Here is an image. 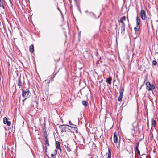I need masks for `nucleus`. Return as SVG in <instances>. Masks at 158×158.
<instances>
[{
	"label": "nucleus",
	"mask_w": 158,
	"mask_h": 158,
	"mask_svg": "<svg viewBox=\"0 0 158 158\" xmlns=\"http://www.w3.org/2000/svg\"><path fill=\"white\" fill-rule=\"evenodd\" d=\"M146 85L147 89L148 91L152 90L153 89H155V88L154 85L153 84H151L149 82H147L146 83Z\"/></svg>",
	"instance_id": "1"
},
{
	"label": "nucleus",
	"mask_w": 158,
	"mask_h": 158,
	"mask_svg": "<svg viewBox=\"0 0 158 158\" xmlns=\"http://www.w3.org/2000/svg\"><path fill=\"white\" fill-rule=\"evenodd\" d=\"M22 95L23 98H27L28 97L30 91L28 89H26V90H23V89H22Z\"/></svg>",
	"instance_id": "2"
},
{
	"label": "nucleus",
	"mask_w": 158,
	"mask_h": 158,
	"mask_svg": "<svg viewBox=\"0 0 158 158\" xmlns=\"http://www.w3.org/2000/svg\"><path fill=\"white\" fill-rule=\"evenodd\" d=\"M146 23H147V27L148 28H149L151 26L152 28H153V24L150 17H148L147 18L146 20Z\"/></svg>",
	"instance_id": "3"
},
{
	"label": "nucleus",
	"mask_w": 158,
	"mask_h": 158,
	"mask_svg": "<svg viewBox=\"0 0 158 158\" xmlns=\"http://www.w3.org/2000/svg\"><path fill=\"white\" fill-rule=\"evenodd\" d=\"M124 91V88H122L120 89L119 91L120 95L118 99V101H121L122 100V99L123 98V93Z\"/></svg>",
	"instance_id": "4"
},
{
	"label": "nucleus",
	"mask_w": 158,
	"mask_h": 158,
	"mask_svg": "<svg viewBox=\"0 0 158 158\" xmlns=\"http://www.w3.org/2000/svg\"><path fill=\"white\" fill-rule=\"evenodd\" d=\"M140 17L142 20H145L146 18V14L145 11L142 9L140 13Z\"/></svg>",
	"instance_id": "5"
},
{
	"label": "nucleus",
	"mask_w": 158,
	"mask_h": 158,
	"mask_svg": "<svg viewBox=\"0 0 158 158\" xmlns=\"http://www.w3.org/2000/svg\"><path fill=\"white\" fill-rule=\"evenodd\" d=\"M67 125H60L59 126V127L61 129V131L62 132H66L67 130V128L66 126Z\"/></svg>",
	"instance_id": "6"
},
{
	"label": "nucleus",
	"mask_w": 158,
	"mask_h": 158,
	"mask_svg": "<svg viewBox=\"0 0 158 158\" xmlns=\"http://www.w3.org/2000/svg\"><path fill=\"white\" fill-rule=\"evenodd\" d=\"M3 123L5 124H7L8 126H10L11 125V122L8 121L7 118L5 117L3 118Z\"/></svg>",
	"instance_id": "7"
},
{
	"label": "nucleus",
	"mask_w": 158,
	"mask_h": 158,
	"mask_svg": "<svg viewBox=\"0 0 158 158\" xmlns=\"http://www.w3.org/2000/svg\"><path fill=\"white\" fill-rule=\"evenodd\" d=\"M17 85L19 87V88H21V89H23L22 88L23 87V83L22 82L20 78L19 77L18 80V82L17 83Z\"/></svg>",
	"instance_id": "8"
},
{
	"label": "nucleus",
	"mask_w": 158,
	"mask_h": 158,
	"mask_svg": "<svg viewBox=\"0 0 158 158\" xmlns=\"http://www.w3.org/2000/svg\"><path fill=\"white\" fill-rule=\"evenodd\" d=\"M114 141L115 143H117L118 142V138L117 137V134L116 132L114 133Z\"/></svg>",
	"instance_id": "9"
},
{
	"label": "nucleus",
	"mask_w": 158,
	"mask_h": 158,
	"mask_svg": "<svg viewBox=\"0 0 158 158\" xmlns=\"http://www.w3.org/2000/svg\"><path fill=\"white\" fill-rule=\"evenodd\" d=\"M121 33L122 34H124L125 33V24H120Z\"/></svg>",
	"instance_id": "10"
},
{
	"label": "nucleus",
	"mask_w": 158,
	"mask_h": 158,
	"mask_svg": "<svg viewBox=\"0 0 158 158\" xmlns=\"http://www.w3.org/2000/svg\"><path fill=\"white\" fill-rule=\"evenodd\" d=\"M48 136H44V141L45 142V147H48L49 146V143L47 139Z\"/></svg>",
	"instance_id": "11"
},
{
	"label": "nucleus",
	"mask_w": 158,
	"mask_h": 158,
	"mask_svg": "<svg viewBox=\"0 0 158 158\" xmlns=\"http://www.w3.org/2000/svg\"><path fill=\"white\" fill-rule=\"evenodd\" d=\"M57 154V150L55 149L54 151V154H51V157H50L49 156H47L48 158H56V157Z\"/></svg>",
	"instance_id": "12"
},
{
	"label": "nucleus",
	"mask_w": 158,
	"mask_h": 158,
	"mask_svg": "<svg viewBox=\"0 0 158 158\" xmlns=\"http://www.w3.org/2000/svg\"><path fill=\"white\" fill-rule=\"evenodd\" d=\"M42 131L43 132L44 136H48L47 133L46 131V128L45 126H44L42 127Z\"/></svg>",
	"instance_id": "13"
},
{
	"label": "nucleus",
	"mask_w": 158,
	"mask_h": 158,
	"mask_svg": "<svg viewBox=\"0 0 158 158\" xmlns=\"http://www.w3.org/2000/svg\"><path fill=\"white\" fill-rule=\"evenodd\" d=\"M56 148L59 150L61 152V149L60 147V143L58 141H56Z\"/></svg>",
	"instance_id": "14"
},
{
	"label": "nucleus",
	"mask_w": 158,
	"mask_h": 158,
	"mask_svg": "<svg viewBox=\"0 0 158 158\" xmlns=\"http://www.w3.org/2000/svg\"><path fill=\"white\" fill-rule=\"evenodd\" d=\"M126 20V17L125 16H123L121 17L120 19V22L121 24H125L124 22Z\"/></svg>",
	"instance_id": "15"
},
{
	"label": "nucleus",
	"mask_w": 158,
	"mask_h": 158,
	"mask_svg": "<svg viewBox=\"0 0 158 158\" xmlns=\"http://www.w3.org/2000/svg\"><path fill=\"white\" fill-rule=\"evenodd\" d=\"M66 126H68V127H69L70 128H72L73 129V131H72L73 132H74V131H75V132L77 131V127H76L75 126H74V127L70 126L69 125H66Z\"/></svg>",
	"instance_id": "16"
},
{
	"label": "nucleus",
	"mask_w": 158,
	"mask_h": 158,
	"mask_svg": "<svg viewBox=\"0 0 158 158\" xmlns=\"http://www.w3.org/2000/svg\"><path fill=\"white\" fill-rule=\"evenodd\" d=\"M34 47L33 44L31 45L30 46L29 51L31 53H33L34 50Z\"/></svg>",
	"instance_id": "17"
},
{
	"label": "nucleus",
	"mask_w": 158,
	"mask_h": 158,
	"mask_svg": "<svg viewBox=\"0 0 158 158\" xmlns=\"http://www.w3.org/2000/svg\"><path fill=\"white\" fill-rule=\"evenodd\" d=\"M152 125L154 127L156 126V122L155 120L152 119L151 122Z\"/></svg>",
	"instance_id": "18"
},
{
	"label": "nucleus",
	"mask_w": 158,
	"mask_h": 158,
	"mask_svg": "<svg viewBox=\"0 0 158 158\" xmlns=\"http://www.w3.org/2000/svg\"><path fill=\"white\" fill-rule=\"evenodd\" d=\"M111 77L109 78H107L106 79V82L109 84H111Z\"/></svg>",
	"instance_id": "19"
},
{
	"label": "nucleus",
	"mask_w": 158,
	"mask_h": 158,
	"mask_svg": "<svg viewBox=\"0 0 158 158\" xmlns=\"http://www.w3.org/2000/svg\"><path fill=\"white\" fill-rule=\"evenodd\" d=\"M136 20V24H137L136 26H139V24H140V20L139 19H138V16L137 17Z\"/></svg>",
	"instance_id": "20"
},
{
	"label": "nucleus",
	"mask_w": 158,
	"mask_h": 158,
	"mask_svg": "<svg viewBox=\"0 0 158 158\" xmlns=\"http://www.w3.org/2000/svg\"><path fill=\"white\" fill-rule=\"evenodd\" d=\"M1 8H2L3 9H4V6L3 5V2L1 1V0H0V9Z\"/></svg>",
	"instance_id": "21"
},
{
	"label": "nucleus",
	"mask_w": 158,
	"mask_h": 158,
	"mask_svg": "<svg viewBox=\"0 0 158 158\" xmlns=\"http://www.w3.org/2000/svg\"><path fill=\"white\" fill-rule=\"evenodd\" d=\"M139 26H136V27H134V30L136 32L139 31Z\"/></svg>",
	"instance_id": "22"
},
{
	"label": "nucleus",
	"mask_w": 158,
	"mask_h": 158,
	"mask_svg": "<svg viewBox=\"0 0 158 158\" xmlns=\"http://www.w3.org/2000/svg\"><path fill=\"white\" fill-rule=\"evenodd\" d=\"M135 150L136 152L138 154H140V152L139 150L138 149V148H135Z\"/></svg>",
	"instance_id": "23"
},
{
	"label": "nucleus",
	"mask_w": 158,
	"mask_h": 158,
	"mask_svg": "<svg viewBox=\"0 0 158 158\" xmlns=\"http://www.w3.org/2000/svg\"><path fill=\"white\" fill-rule=\"evenodd\" d=\"M82 104L84 105L85 107H86L88 105L87 102L85 101H83L82 102Z\"/></svg>",
	"instance_id": "24"
},
{
	"label": "nucleus",
	"mask_w": 158,
	"mask_h": 158,
	"mask_svg": "<svg viewBox=\"0 0 158 158\" xmlns=\"http://www.w3.org/2000/svg\"><path fill=\"white\" fill-rule=\"evenodd\" d=\"M65 147L68 151L69 152H70V151H71V149L70 147H69V146H68V145H67V146L66 145Z\"/></svg>",
	"instance_id": "25"
},
{
	"label": "nucleus",
	"mask_w": 158,
	"mask_h": 158,
	"mask_svg": "<svg viewBox=\"0 0 158 158\" xmlns=\"http://www.w3.org/2000/svg\"><path fill=\"white\" fill-rule=\"evenodd\" d=\"M152 64L153 65L156 66L157 65V62L156 61L153 60L152 61Z\"/></svg>",
	"instance_id": "26"
},
{
	"label": "nucleus",
	"mask_w": 158,
	"mask_h": 158,
	"mask_svg": "<svg viewBox=\"0 0 158 158\" xmlns=\"http://www.w3.org/2000/svg\"><path fill=\"white\" fill-rule=\"evenodd\" d=\"M111 152H110L109 151L108 155V158H111Z\"/></svg>",
	"instance_id": "27"
},
{
	"label": "nucleus",
	"mask_w": 158,
	"mask_h": 158,
	"mask_svg": "<svg viewBox=\"0 0 158 158\" xmlns=\"http://www.w3.org/2000/svg\"><path fill=\"white\" fill-rule=\"evenodd\" d=\"M69 124L70 125H73V126H75V125H74V124H72V122H71V121H69Z\"/></svg>",
	"instance_id": "28"
},
{
	"label": "nucleus",
	"mask_w": 158,
	"mask_h": 158,
	"mask_svg": "<svg viewBox=\"0 0 158 158\" xmlns=\"http://www.w3.org/2000/svg\"><path fill=\"white\" fill-rule=\"evenodd\" d=\"M139 143H137V144H136V147H135V148H138V147H139Z\"/></svg>",
	"instance_id": "29"
},
{
	"label": "nucleus",
	"mask_w": 158,
	"mask_h": 158,
	"mask_svg": "<svg viewBox=\"0 0 158 158\" xmlns=\"http://www.w3.org/2000/svg\"><path fill=\"white\" fill-rule=\"evenodd\" d=\"M56 74H55L54 75V76L53 77V76H52L51 77V78H52V81H54V79H53V78H54V77H55V75H56Z\"/></svg>",
	"instance_id": "30"
},
{
	"label": "nucleus",
	"mask_w": 158,
	"mask_h": 158,
	"mask_svg": "<svg viewBox=\"0 0 158 158\" xmlns=\"http://www.w3.org/2000/svg\"><path fill=\"white\" fill-rule=\"evenodd\" d=\"M45 152H47V147H45Z\"/></svg>",
	"instance_id": "31"
},
{
	"label": "nucleus",
	"mask_w": 158,
	"mask_h": 158,
	"mask_svg": "<svg viewBox=\"0 0 158 158\" xmlns=\"http://www.w3.org/2000/svg\"><path fill=\"white\" fill-rule=\"evenodd\" d=\"M102 82H103V80L102 79V80H101L100 81H99V83H101Z\"/></svg>",
	"instance_id": "32"
},
{
	"label": "nucleus",
	"mask_w": 158,
	"mask_h": 158,
	"mask_svg": "<svg viewBox=\"0 0 158 158\" xmlns=\"http://www.w3.org/2000/svg\"><path fill=\"white\" fill-rule=\"evenodd\" d=\"M27 98H25V99H23V102H24L25 101V100H26V99H27Z\"/></svg>",
	"instance_id": "33"
},
{
	"label": "nucleus",
	"mask_w": 158,
	"mask_h": 158,
	"mask_svg": "<svg viewBox=\"0 0 158 158\" xmlns=\"http://www.w3.org/2000/svg\"><path fill=\"white\" fill-rule=\"evenodd\" d=\"M88 12V11H85V13H87V12Z\"/></svg>",
	"instance_id": "34"
},
{
	"label": "nucleus",
	"mask_w": 158,
	"mask_h": 158,
	"mask_svg": "<svg viewBox=\"0 0 158 158\" xmlns=\"http://www.w3.org/2000/svg\"><path fill=\"white\" fill-rule=\"evenodd\" d=\"M127 21H128V22H129V19H128V18L127 19Z\"/></svg>",
	"instance_id": "35"
},
{
	"label": "nucleus",
	"mask_w": 158,
	"mask_h": 158,
	"mask_svg": "<svg viewBox=\"0 0 158 158\" xmlns=\"http://www.w3.org/2000/svg\"><path fill=\"white\" fill-rule=\"evenodd\" d=\"M115 81V80H114V82Z\"/></svg>",
	"instance_id": "36"
},
{
	"label": "nucleus",
	"mask_w": 158,
	"mask_h": 158,
	"mask_svg": "<svg viewBox=\"0 0 158 158\" xmlns=\"http://www.w3.org/2000/svg\"><path fill=\"white\" fill-rule=\"evenodd\" d=\"M140 158H141V157H140Z\"/></svg>",
	"instance_id": "37"
}]
</instances>
